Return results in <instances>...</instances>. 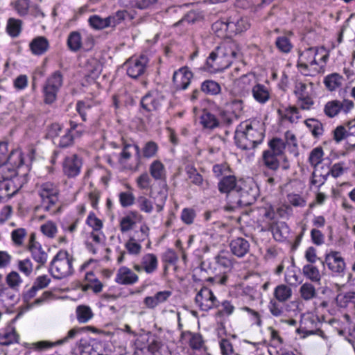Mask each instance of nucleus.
<instances>
[{
	"instance_id": "obj_6",
	"label": "nucleus",
	"mask_w": 355,
	"mask_h": 355,
	"mask_svg": "<svg viewBox=\"0 0 355 355\" xmlns=\"http://www.w3.org/2000/svg\"><path fill=\"white\" fill-rule=\"evenodd\" d=\"M313 83L311 82L304 83L300 80L296 81L294 94L297 97V103L302 110H310L313 105Z\"/></svg>"
},
{
	"instance_id": "obj_41",
	"label": "nucleus",
	"mask_w": 355,
	"mask_h": 355,
	"mask_svg": "<svg viewBox=\"0 0 355 355\" xmlns=\"http://www.w3.org/2000/svg\"><path fill=\"white\" fill-rule=\"evenodd\" d=\"M17 167L10 164L0 165V181L15 178L17 175L16 168Z\"/></svg>"
},
{
	"instance_id": "obj_14",
	"label": "nucleus",
	"mask_w": 355,
	"mask_h": 355,
	"mask_svg": "<svg viewBox=\"0 0 355 355\" xmlns=\"http://www.w3.org/2000/svg\"><path fill=\"white\" fill-rule=\"evenodd\" d=\"M324 263L332 273L337 275H343L346 268L344 259L338 251H330L326 254Z\"/></svg>"
},
{
	"instance_id": "obj_48",
	"label": "nucleus",
	"mask_w": 355,
	"mask_h": 355,
	"mask_svg": "<svg viewBox=\"0 0 355 355\" xmlns=\"http://www.w3.org/2000/svg\"><path fill=\"white\" fill-rule=\"evenodd\" d=\"M340 111V101L337 100L327 102L324 107V114L330 118L336 116Z\"/></svg>"
},
{
	"instance_id": "obj_47",
	"label": "nucleus",
	"mask_w": 355,
	"mask_h": 355,
	"mask_svg": "<svg viewBox=\"0 0 355 355\" xmlns=\"http://www.w3.org/2000/svg\"><path fill=\"white\" fill-rule=\"evenodd\" d=\"M215 260L217 265L224 269L230 270L232 267V261L227 252H220V253L215 257Z\"/></svg>"
},
{
	"instance_id": "obj_15",
	"label": "nucleus",
	"mask_w": 355,
	"mask_h": 355,
	"mask_svg": "<svg viewBox=\"0 0 355 355\" xmlns=\"http://www.w3.org/2000/svg\"><path fill=\"white\" fill-rule=\"evenodd\" d=\"M164 101V96L157 91H153L148 92L141 98V105L146 111L154 112L159 110Z\"/></svg>"
},
{
	"instance_id": "obj_11",
	"label": "nucleus",
	"mask_w": 355,
	"mask_h": 355,
	"mask_svg": "<svg viewBox=\"0 0 355 355\" xmlns=\"http://www.w3.org/2000/svg\"><path fill=\"white\" fill-rule=\"evenodd\" d=\"M26 248L31 253L33 259L37 263V269H40L46 264L48 259V254L43 249L42 245L36 240L35 233H31L29 236Z\"/></svg>"
},
{
	"instance_id": "obj_55",
	"label": "nucleus",
	"mask_w": 355,
	"mask_h": 355,
	"mask_svg": "<svg viewBox=\"0 0 355 355\" xmlns=\"http://www.w3.org/2000/svg\"><path fill=\"white\" fill-rule=\"evenodd\" d=\"M125 247L128 252L134 255H138L141 251V245L139 242L135 240V238L130 237L125 243Z\"/></svg>"
},
{
	"instance_id": "obj_49",
	"label": "nucleus",
	"mask_w": 355,
	"mask_h": 355,
	"mask_svg": "<svg viewBox=\"0 0 355 355\" xmlns=\"http://www.w3.org/2000/svg\"><path fill=\"white\" fill-rule=\"evenodd\" d=\"M26 234L27 232L24 228H17L14 230L11 233V238L15 245L17 247L21 246L24 243Z\"/></svg>"
},
{
	"instance_id": "obj_63",
	"label": "nucleus",
	"mask_w": 355,
	"mask_h": 355,
	"mask_svg": "<svg viewBox=\"0 0 355 355\" xmlns=\"http://www.w3.org/2000/svg\"><path fill=\"white\" fill-rule=\"evenodd\" d=\"M137 187L141 189H147L150 187L151 179L147 173H141L136 180Z\"/></svg>"
},
{
	"instance_id": "obj_39",
	"label": "nucleus",
	"mask_w": 355,
	"mask_h": 355,
	"mask_svg": "<svg viewBox=\"0 0 355 355\" xmlns=\"http://www.w3.org/2000/svg\"><path fill=\"white\" fill-rule=\"evenodd\" d=\"M300 293L304 300H310L317 296V291L311 283H304L300 288Z\"/></svg>"
},
{
	"instance_id": "obj_44",
	"label": "nucleus",
	"mask_w": 355,
	"mask_h": 355,
	"mask_svg": "<svg viewBox=\"0 0 355 355\" xmlns=\"http://www.w3.org/2000/svg\"><path fill=\"white\" fill-rule=\"evenodd\" d=\"M158 151V145L153 141H147L141 150L142 157L150 159L155 157Z\"/></svg>"
},
{
	"instance_id": "obj_30",
	"label": "nucleus",
	"mask_w": 355,
	"mask_h": 355,
	"mask_svg": "<svg viewBox=\"0 0 355 355\" xmlns=\"http://www.w3.org/2000/svg\"><path fill=\"white\" fill-rule=\"evenodd\" d=\"M343 78L337 73H333L327 76L324 80V84L329 91H334L343 85Z\"/></svg>"
},
{
	"instance_id": "obj_60",
	"label": "nucleus",
	"mask_w": 355,
	"mask_h": 355,
	"mask_svg": "<svg viewBox=\"0 0 355 355\" xmlns=\"http://www.w3.org/2000/svg\"><path fill=\"white\" fill-rule=\"evenodd\" d=\"M190 336L189 345L193 349H199L202 347L203 340L202 336L197 333L188 332Z\"/></svg>"
},
{
	"instance_id": "obj_7",
	"label": "nucleus",
	"mask_w": 355,
	"mask_h": 355,
	"mask_svg": "<svg viewBox=\"0 0 355 355\" xmlns=\"http://www.w3.org/2000/svg\"><path fill=\"white\" fill-rule=\"evenodd\" d=\"M38 193L42 200L44 209L53 214L55 213L56 209H53V207L58 201V187L49 182L43 183L39 188Z\"/></svg>"
},
{
	"instance_id": "obj_64",
	"label": "nucleus",
	"mask_w": 355,
	"mask_h": 355,
	"mask_svg": "<svg viewBox=\"0 0 355 355\" xmlns=\"http://www.w3.org/2000/svg\"><path fill=\"white\" fill-rule=\"evenodd\" d=\"M87 223L92 227L95 232H98L103 227L102 221L93 213L89 214L87 219Z\"/></svg>"
},
{
	"instance_id": "obj_29",
	"label": "nucleus",
	"mask_w": 355,
	"mask_h": 355,
	"mask_svg": "<svg viewBox=\"0 0 355 355\" xmlns=\"http://www.w3.org/2000/svg\"><path fill=\"white\" fill-rule=\"evenodd\" d=\"M30 48L33 53L42 55L45 53L49 48L48 40L44 37H37L31 42Z\"/></svg>"
},
{
	"instance_id": "obj_25",
	"label": "nucleus",
	"mask_w": 355,
	"mask_h": 355,
	"mask_svg": "<svg viewBox=\"0 0 355 355\" xmlns=\"http://www.w3.org/2000/svg\"><path fill=\"white\" fill-rule=\"evenodd\" d=\"M149 172L154 180L160 181L166 180V168L159 160H155L150 164Z\"/></svg>"
},
{
	"instance_id": "obj_46",
	"label": "nucleus",
	"mask_w": 355,
	"mask_h": 355,
	"mask_svg": "<svg viewBox=\"0 0 355 355\" xmlns=\"http://www.w3.org/2000/svg\"><path fill=\"white\" fill-rule=\"evenodd\" d=\"M11 5L19 16L24 17L28 12L30 0H16Z\"/></svg>"
},
{
	"instance_id": "obj_21",
	"label": "nucleus",
	"mask_w": 355,
	"mask_h": 355,
	"mask_svg": "<svg viewBox=\"0 0 355 355\" xmlns=\"http://www.w3.org/2000/svg\"><path fill=\"white\" fill-rule=\"evenodd\" d=\"M138 280V275L125 266L121 267L117 270L115 277L116 282L121 285H132Z\"/></svg>"
},
{
	"instance_id": "obj_61",
	"label": "nucleus",
	"mask_w": 355,
	"mask_h": 355,
	"mask_svg": "<svg viewBox=\"0 0 355 355\" xmlns=\"http://www.w3.org/2000/svg\"><path fill=\"white\" fill-rule=\"evenodd\" d=\"M149 236V227L146 225H141L139 230L135 231L132 238H135L137 242H142L148 239Z\"/></svg>"
},
{
	"instance_id": "obj_56",
	"label": "nucleus",
	"mask_w": 355,
	"mask_h": 355,
	"mask_svg": "<svg viewBox=\"0 0 355 355\" xmlns=\"http://www.w3.org/2000/svg\"><path fill=\"white\" fill-rule=\"evenodd\" d=\"M89 25L95 29H103L108 26L107 17L101 18L97 15H93L89 19Z\"/></svg>"
},
{
	"instance_id": "obj_9",
	"label": "nucleus",
	"mask_w": 355,
	"mask_h": 355,
	"mask_svg": "<svg viewBox=\"0 0 355 355\" xmlns=\"http://www.w3.org/2000/svg\"><path fill=\"white\" fill-rule=\"evenodd\" d=\"M62 85V75L59 71H55L47 78L43 89L46 103L51 104L55 101Z\"/></svg>"
},
{
	"instance_id": "obj_19",
	"label": "nucleus",
	"mask_w": 355,
	"mask_h": 355,
	"mask_svg": "<svg viewBox=\"0 0 355 355\" xmlns=\"http://www.w3.org/2000/svg\"><path fill=\"white\" fill-rule=\"evenodd\" d=\"M228 18L230 33H241L247 31L250 26V24L247 17L234 14L230 16Z\"/></svg>"
},
{
	"instance_id": "obj_42",
	"label": "nucleus",
	"mask_w": 355,
	"mask_h": 355,
	"mask_svg": "<svg viewBox=\"0 0 355 355\" xmlns=\"http://www.w3.org/2000/svg\"><path fill=\"white\" fill-rule=\"evenodd\" d=\"M212 30L218 37H223L226 32L230 33L229 18L218 20L212 24Z\"/></svg>"
},
{
	"instance_id": "obj_50",
	"label": "nucleus",
	"mask_w": 355,
	"mask_h": 355,
	"mask_svg": "<svg viewBox=\"0 0 355 355\" xmlns=\"http://www.w3.org/2000/svg\"><path fill=\"white\" fill-rule=\"evenodd\" d=\"M139 209L145 213L150 214L153 210V202L144 196H141L137 200Z\"/></svg>"
},
{
	"instance_id": "obj_3",
	"label": "nucleus",
	"mask_w": 355,
	"mask_h": 355,
	"mask_svg": "<svg viewBox=\"0 0 355 355\" xmlns=\"http://www.w3.org/2000/svg\"><path fill=\"white\" fill-rule=\"evenodd\" d=\"M263 134L254 128L251 124H241L235 132L234 140L236 146L242 150L253 149L263 139Z\"/></svg>"
},
{
	"instance_id": "obj_12",
	"label": "nucleus",
	"mask_w": 355,
	"mask_h": 355,
	"mask_svg": "<svg viewBox=\"0 0 355 355\" xmlns=\"http://www.w3.org/2000/svg\"><path fill=\"white\" fill-rule=\"evenodd\" d=\"M148 62L145 55L130 58L125 63L127 74L132 78L140 77L145 73Z\"/></svg>"
},
{
	"instance_id": "obj_32",
	"label": "nucleus",
	"mask_w": 355,
	"mask_h": 355,
	"mask_svg": "<svg viewBox=\"0 0 355 355\" xmlns=\"http://www.w3.org/2000/svg\"><path fill=\"white\" fill-rule=\"evenodd\" d=\"M76 315L79 323H86L94 317L91 308L86 305H79L76 307Z\"/></svg>"
},
{
	"instance_id": "obj_10",
	"label": "nucleus",
	"mask_w": 355,
	"mask_h": 355,
	"mask_svg": "<svg viewBox=\"0 0 355 355\" xmlns=\"http://www.w3.org/2000/svg\"><path fill=\"white\" fill-rule=\"evenodd\" d=\"M286 146L297 147V139L295 135L291 131H286L284 134V139L274 137L268 141L269 148L267 150L270 151L275 155L281 156L284 154Z\"/></svg>"
},
{
	"instance_id": "obj_59",
	"label": "nucleus",
	"mask_w": 355,
	"mask_h": 355,
	"mask_svg": "<svg viewBox=\"0 0 355 355\" xmlns=\"http://www.w3.org/2000/svg\"><path fill=\"white\" fill-rule=\"evenodd\" d=\"M6 282L11 289L16 291L21 284V279L17 272H11L8 275Z\"/></svg>"
},
{
	"instance_id": "obj_5",
	"label": "nucleus",
	"mask_w": 355,
	"mask_h": 355,
	"mask_svg": "<svg viewBox=\"0 0 355 355\" xmlns=\"http://www.w3.org/2000/svg\"><path fill=\"white\" fill-rule=\"evenodd\" d=\"M73 257L67 250H60L50 264V272L53 278L60 279L70 276L73 272Z\"/></svg>"
},
{
	"instance_id": "obj_52",
	"label": "nucleus",
	"mask_w": 355,
	"mask_h": 355,
	"mask_svg": "<svg viewBox=\"0 0 355 355\" xmlns=\"http://www.w3.org/2000/svg\"><path fill=\"white\" fill-rule=\"evenodd\" d=\"M275 45L281 52L284 53H289L293 48V45L289 39L285 36L277 37Z\"/></svg>"
},
{
	"instance_id": "obj_54",
	"label": "nucleus",
	"mask_w": 355,
	"mask_h": 355,
	"mask_svg": "<svg viewBox=\"0 0 355 355\" xmlns=\"http://www.w3.org/2000/svg\"><path fill=\"white\" fill-rule=\"evenodd\" d=\"M136 224L135 218L131 216H125L123 217L119 223V227L121 232H127L133 229Z\"/></svg>"
},
{
	"instance_id": "obj_51",
	"label": "nucleus",
	"mask_w": 355,
	"mask_h": 355,
	"mask_svg": "<svg viewBox=\"0 0 355 355\" xmlns=\"http://www.w3.org/2000/svg\"><path fill=\"white\" fill-rule=\"evenodd\" d=\"M128 15L125 10H119L114 15L107 17L108 26H116L125 19L126 16Z\"/></svg>"
},
{
	"instance_id": "obj_16",
	"label": "nucleus",
	"mask_w": 355,
	"mask_h": 355,
	"mask_svg": "<svg viewBox=\"0 0 355 355\" xmlns=\"http://www.w3.org/2000/svg\"><path fill=\"white\" fill-rule=\"evenodd\" d=\"M256 84L255 78L252 74H245L234 81V92L241 97L250 94L252 87Z\"/></svg>"
},
{
	"instance_id": "obj_23",
	"label": "nucleus",
	"mask_w": 355,
	"mask_h": 355,
	"mask_svg": "<svg viewBox=\"0 0 355 355\" xmlns=\"http://www.w3.org/2000/svg\"><path fill=\"white\" fill-rule=\"evenodd\" d=\"M251 93L253 98L260 104H265L270 98V89L261 83H256Z\"/></svg>"
},
{
	"instance_id": "obj_2",
	"label": "nucleus",
	"mask_w": 355,
	"mask_h": 355,
	"mask_svg": "<svg viewBox=\"0 0 355 355\" xmlns=\"http://www.w3.org/2000/svg\"><path fill=\"white\" fill-rule=\"evenodd\" d=\"M328 57L324 49L309 47L299 53L297 66L299 69L309 70L313 74L323 73Z\"/></svg>"
},
{
	"instance_id": "obj_43",
	"label": "nucleus",
	"mask_w": 355,
	"mask_h": 355,
	"mask_svg": "<svg viewBox=\"0 0 355 355\" xmlns=\"http://www.w3.org/2000/svg\"><path fill=\"white\" fill-rule=\"evenodd\" d=\"M188 178L196 185L200 186L203 182L202 175L197 171L196 168L192 165H187L185 168Z\"/></svg>"
},
{
	"instance_id": "obj_53",
	"label": "nucleus",
	"mask_w": 355,
	"mask_h": 355,
	"mask_svg": "<svg viewBox=\"0 0 355 355\" xmlns=\"http://www.w3.org/2000/svg\"><path fill=\"white\" fill-rule=\"evenodd\" d=\"M328 177V174L320 173L318 168H315L312 173L311 179V184L315 186L316 187H320L325 182L327 178Z\"/></svg>"
},
{
	"instance_id": "obj_18",
	"label": "nucleus",
	"mask_w": 355,
	"mask_h": 355,
	"mask_svg": "<svg viewBox=\"0 0 355 355\" xmlns=\"http://www.w3.org/2000/svg\"><path fill=\"white\" fill-rule=\"evenodd\" d=\"M158 267V260L155 254L148 253L144 254L141 259L140 264L135 263L133 268L138 272L145 271L147 274L154 272Z\"/></svg>"
},
{
	"instance_id": "obj_38",
	"label": "nucleus",
	"mask_w": 355,
	"mask_h": 355,
	"mask_svg": "<svg viewBox=\"0 0 355 355\" xmlns=\"http://www.w3.org/2000/svg\"><path fill=\"white\" fill-rule=\"evenodd\" d=\"M22 21L20 19L10 18L8 20L6 30L12 37H17L21 31Z\"/></svg>"
},
{
	"instance_id": "obj_45",
	"label": "nucleus",
	"mask_w": 355,
	"mask_h": 355,
	"mask_svg": "<svg viewBox=\"0 0 355 355\" xmlns=\"http://www.w3.org/2000/svg\"><path fill=\"white\" fill-rule=\"evenodd\" d=\"M323 155L324 152L321 147L315 148L311 151L309 160L315 169L322 162Z\"/></svg>"
},
{
	"instance_id": "obj_17",
	"label": "nucleus",
	"mask_w": 355,
	"mask_h": 355,
	"mask_svg": "<svg viewBox=\"0 0 355 355\" xmlns=\"http://www.w3.org/2000/svg\"><path fill=\"white\" fill-rule=\"evenodd\" d=\"M81 166V159L78 155H70L64 158L62 163L63 173L69 178H74L80 173Z\"/></svg>"
},
{
	"instance_id": "obj_33",
	"label": "nucleus",
	"mask_w": 355,
	"mask_h": 355,
	"mask_svg": "<svg viewBox=\"0 0 355 355\" xmlns=\"http://www.w3.org/2000/svg\"><path fill=\"white\" fill-rule=\"evenodd\" d=\"M304 123L315 138H318L322 135L324 132L323 125L318 119H308L304 121Z\"/></svg>"
},
{
	"instance_id": "obj_34",
	"label": "nucleus",
	"mask_w": 355,
	"mask_h": 355,
	"mask_svg": "<svg viewBox=\"0 0 355 355\" xmlns=\"http://www.w3.org/2000/svg\"><path fill=\"white\" fill-rule=\"evenodd\" d=\"M200 123L205 128L212 130L219 125V121L216 116L204 110L200 116Z\"/></svg>"
},
{
	"instance_id": "obj_20",
	"label": "nucleus",
	"mask_w": 355,
	"mask_h": 355,
	"mask_svg": "<svg viewBox=\"0 0 355 355\" xmlns=\"http://www.w3.org/2000/svg\"><path fill=\"white\" fill-rule=\"evenodd\" d=\"M192 77V72L184 67L174 72L173 81L177 89H185L189 85Z\"/></svg>"
},
{
	"instance_id": "obj_58",
	"label": "nucleus",
	"mask_w": 355,
	"mask_h": 355,
	"mask_svg": "<svg viewBox=\"0 0 355 355\" xmlns=\"http://www.w3.org/2000/svg\"><path fill=\"white\" fill-rule=\"evenodd\" d=\"M196 216V211L192 208H184L181 213V220L187 225L192 224Z\"/></svg>"
},
{
	"instance_id": "obj_1",
	"label": "nucleus",
	"mask_w": 355,
	"mask_h": 355,
	"mask_svg": "<svg viewBox=\"0 0 355 355\" xmlns=\"http://www.w3.org/2000/svg\"><path fill=\"white\" fill-rule=\"evenodd\" d=\"M241 49L233 40L223 42L207 59L206 64L211 72H218L227 68L234 59L240 58Z\"/></svg>"
},
{
	"instance_id": "obj_37",
	"label": "nucleus",
	"mask_w": 355,
	"mask_h": 355,
	"mask_svg": "<svg viewBox=\"0 0 355 355\" xmlns=\"http://www.w3.org/2000/svg\"><path fill=\"white\" fill-rule=\"evenodd\" d=\"M201 90L206 94L216 95L220 92L221 87L218 83L207 80L202 83Z\"/></svg>"
},
{
	"instance_id": "obj_40",
	"label": "nucleus",
	"mask_w": 355,
	"mask_h": 355,
	"mask_svg": "<svg viewBox=\"0 0 355 355\" xmlns=\"http://www.w3.org/2000/svg\"><path fill=\"white\" fill-rule=\"evenodd\" d=\"M303 274L308 279L314 282H318L321 276L319 270L311 264L305 265L302 269Z\"/></svg>"
},
{
	"instance_id": "obj_13",
	"label": "nucleus",
	"mask_w": 355,
	"mask_h": 355,
	"mask_svg": "<svg viewBox=\"0 0 355 355\" xmlns=\"http://www.w3.org/2000/svg\"><path fill=\"white\" fill-rule=\"evenodd\" d=\"M24 163L22 153L17 150H8V143L0 141V165L10 164L20 166Z\"/></svg>"
},
{
	"instance_id": "obj_31",
	"label": "nucleus",
	"mask_w": 355,
	"mask_h": 355,
	"mask_svg": "<svg viewBox=\"0 0 355 355\" xmlns=\"http://www.w3.org/2000/svg\"><path fill=\"white\" fill-rule=\"evenodd\" d=\"M291 288L285 284H280L275 288V300L278 301L279 302L284 303L286 302L291 297Z\"/></svg>"
},
{
	"instance_id": "obj_35",
	"label": "nucleus",
	"mask_w": 355,
	"mask_h": 355,
	"mask_svg": "<svg viewBox=\"0 0 355 355\" xmlns=\"http://www.w3.org/2000/svg\"><path fill=\"white\" fill-rule=\"evenodd\" d=\"M148 352L152 355H170L168 347H164L162 343L153 340L147 347Z\"/></svg>"
},
{
	"instance_id": "obj_26",
	"label": "nucleus",
	"mask_w": 355,
	"mask_h": 355,
	"mask_svg": "<svg viewBox=\"0 0 355 355\" xmlns=\"http://www.w3.org/2000/svg\"><path fill=\"white\" fill-rule=\"evenodd\" d=\"M278 157L279 155H275L270 151L264 150L261 157L263 166L271 171H276L280 165Z\"/></svg>"
},
{
	"instance_id": "obj_28",
	"label": "nucleus",
	"mask_w": 355,
	"mask_h": 355,
	"mask_svg": "<svg viewBox=\"0 0 355 355\" xmlns=\"http://www.w3.org/2000/svg\"><path fill=\"white\" fill-rule=\"evenodd\" d=\"M19 340V336L13 327H8L3 334H0V345L8 346L18 343Z\"/></svg>"
},
{
	"instance_id": "obj_24",
	"label": "nucleus",
	"mask_w": 355,
	"mask_h": 355,
	"mask_svg": "<svg viewBox=\"0 0 355 355\" xmlns=\"http://www.w3.org/2000/svg\"><path fill=\"white\" fill-rule=\"evenodd\" d=\"M270 230L276 241H282L289 235V227L285 222L270 223Z\"/></svg>"
},
{
	"instance_id": "obj_8",
	"label": "nucleus",
	"mask_w": 355,
	"mask_h": 355,
	"mask_svg": "<svg viewBox=\"0 0 355 355\" xmlns=\"http://www.w3.org/2000/svg\"><path fill=\"white\" fill-rule=\"evenodd\" d=\"M195 303L200 311L206 312L217 309L220 306V302L213 291L206 286H202L198 291L195 297Z\"/></svg>"
},
{
	"instance_id": "obj_62",
	"label": "nucleus",
	"mask_w": 355,
	"mask_h": 355,
	"mask_svg": "<svg viewBox=\"0 0 355 355\" xmlns=\"http://www.w3.org/2000/svg\"><path fill=\"white\" fill-rule=\"evenodd\" d=\"M333 138L336 143H339L345 139H348L347 129L343 125H339L333 131Z\"/></svg>"
},
{
	"instance_id": "obj_27",
	"label": "nucleus",
	"mask_w": 355,
	"mask_h": 355,
	"mask_svg": "<svg viewBox=\"0 0 355 355\" xmlns=\"http://www.w3.org/2000/svg\"><path fill=\"white\" fill-rule=\"evenodd\" d=\"M87 330L92 332L96 331V328L91 326L84 327H73L67 332V335L64 337H63L62 339L57 340V343L58 345H61L64 343H69L70 340L74 339L78 334H80Z\"/></svg>"
},
{
	"instance_id": "obj_22",
	"label": "nucleus",
	"mask_w": 355,
	"mask_h": 355,
	"mask_svg": "<svg viewBox=\"0 0 355 355\" xmlns=\"http://www.w3.org/2000/svg\"><path fill=\"white\" fill-rule=\"evenodd\" d=\"M250 243L245 239L237 237L232 239L230 243L232 253L237 257H243L250 251Z\"/></svg>"
},
{
	"instance_id": "obj_57",
	"label": "nucleus",
	"mask_w": 355,
	"mask_h": 355,
	"mask_svg": "<svg viewBox=\"0 0 355 355\" xmlns=\"http://www.w3.org/2000/svg\"><path fill=\"white\" fill-rule=\"evenodd\" d=\"M41 232L49 238H53L57 233V226L52 221H48L40 227Z\"/></svg>"
},
{
	"instance_id": "obj_36",
	"label": "nucleus",
	"mask_w": 355,
	"mask_h": 355,
	"mask_svg": "<svg viewBox=\"0 0 355 355\" xmlns=\"http://www.w3.org/2000/svg\"><path fill=\"white\" fill-rule=\"evenodd\" d=\"M67 46L71 51H78L82 47V37L78 31L70 33L67 38Z\"/></svg>"
},
{
	"instance_id": "obj_4",
	"label": "nucleus",
	"mask_w": 355,
	"mask_h": 355,
	"mask_svg": "<svg viewBox=\"0 0 355 355\" xmlns=\"http://www.w3.org/2000/svg\"><path fill=\"white\" fill-rule=\"evenodd\" d=\"M218 189L220 193L227 194L228 198L231 196H235V200H230L234 205L246 206L251 204L250 200L248 199L247 191L237 184L236 178L234 175L224 176L218 183Z\"/></svg>"
}]
</instances>
